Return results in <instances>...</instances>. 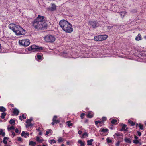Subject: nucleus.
Listing matches in <instances>:
<instances>
[{
	"label": "nucleus",
	"mask_w": 146,
	"mask_h": 146,
	"mask_svg": "<svg viewBox=\"0 0 146 146\" xmlns=\"http://www.w3.org/2000/svg\"><path fill=\"white\" fill-rule=\"evenodd\" d=\"M45 17L38 15L32 22V26L36 31L44 30L47 29L48 22L44 19Z\"/></svg>",
	"instance_id": "obj_1"
},
{
	"label": "nucleus",
	"mask_w": 146,
	"mask_h": 146,
	"mask_svg": "<svg viewBox=\"0 0 146 146\" xmlns=\"http://www.w3.org/2000/svg\"><path fill=\"white\" fill-rule=\"evenodd\" d=\"M59 24L62 29L66 33H70L73 31L72 25L66 20H61Z\"/></svg>",
	"instance_id": "obj_2"
},
{
	"label": "nucleus",
	"mask_w": 146,
	"mask_h": 146,
	"mask_svg": "<svg viewBox=\"0 0 146 146\" xmlns=\"http://www.w3.org/2000/svg\"><path fill=\"white\" fill-rule=\"evenodd\" d=\"M55 37L52 35H47L44 37L45 41L47 42L52 43L55 41Z\"/></svg>",
	"instance_id": "obj_3"
},
{
	"label": "nucleus",
	"mask_w": 146,
	"mask_h": 146,
	"mask_svg": "<svg viewBox=\"0 0 146 146\" xmlns=\"http://www.w3.org/2000/svg\"><path fill=\"white\" fill-rule=\"evenodd\" d=\"M15 32L17 35H20L25 34V31L19 26L18 25Z\"/></svg>",
	"instance_id": "obj_4"
},
{
	"label": "nucleus",
	"mask_w": 146,
	"mask_h": 146,
	"mask_svg": "<svg viewBox=\"0 0 146 146\" xmlns=\"http://www.w3.org/2000/svg\"><path fill=\"white\" fill-rule=\"evenodd\" d=\"M43 48L42 47H40L38 46H36L35 45H32L30 47L26 49V50L27 49L29 51L32 50L33 51H39L40 50H42Z\"/></svg>",
	"instance_id": "obj_5"
},
{
	"label": "nucleus",
	"mask_w": 146,
	"mask_h": 146,
	"mask_svg": "<svg viewBox=\"0 0 146 146\" xmlns=\"http://www.w3.org/2000/svg\"><path fill=\"white\" fill-rule=\"evenodd\" d=\"M108 37V36L106 35L97 36L94 38V40L96 41H102L106 40Z\"/></svg>",
	"instance_id": "obj_6"
},
{
	"label": "nucleus",
	"mask_w": 146,
	"mask_h": 146,
	"mask_svg": "<svg viewBox=\"0 0 146 146\" xmlns=\"http://www.w3.org/2000/svg\"><path fill=\"white\" fill-rule=\"evenodd\" d=\"M19 42L20 45L25 46H28L30 43L29 39L19 40Z\"/></svg>",
	"instance_id": "obj_7"
},
{
	"label": "nucleus",
	"mask_w": 146,
	"mask_h": 146,
	"mask_svg": "<svg viewBox=\"0 0 146 146\" xmlns=\"http://www.w3.org/2000/svg\"><path fill=\"white\" fill-rule=\"evenodd\" d=\"M17 27H18V25L13 23L10 24L9 25V28L10 29L12 30L14 32H15L16 30Z\"/></svg>",
	"instance_id": "obj_8"
},
{
	"label": "nucleus",
	"mask_w": 146,
	"mask_h": 146,
	"mask_svg": "<svg viewBox=\"0 0 146 146\" xmlns=\"http://www.w3.org/2000/svg\"><path fill=\"white\" fill-rule=\"evenodd\" d=\"M51 6L47 9V10L49 11H54L56 9V6L54 4H51Z\"/></svg>",
	"instance_id": "obj_9"
},
{
	"label": "nucleus",
	"mask_w": 146,
	"mask_h": 146,
	"mask_svg": "<svg viewBox=\"0 0 146 146\" xmlns=\"http://www.w3.org/2000/svg\"><path fill=\"white\" fill-rule=\"evenodd\" d=\"M89 23L92 27L94 28H96L98 26V24L97 22L95 21H90L89 22Z\"/></svg>",
	"instance_id": "obj_10"
},
{
	"label": "nucleus",
	"mask_w": 146,
	"mask_h": 146,
	"mask_svg": "<svg viewBox=\"0 0 146 146\" xmlns=\"http://www.w3.org/2000/svg\"><path fill=\"white\" fill-rule=\"evenodd\" d=\"M21 135L22 137H24L25 138L27 137L29 135V134L28 133H25L24 131H23Z\"/></svg>",
	"instance_id": "obj_11"
},
{
	"label": "nucleus",
	"mask_w": 146,
	"mask_h": 146,
	"mask_svg": "<svg viewBox=\"0 0 146 146\" xmlns=\"http://www.w3.org/2000/svg\"><path fill=\"white\" fill-rule=\"evenodd\" d=\"M57 118V116L55 115L53 117L52 119L53 121L55 122V123L56 124L59 123L60 122L59 120H56Z\"/></svg>",
	"instance_id": "obj_12"
},
{
	"label": "nucleus",
	"mask_w": 146,
	"mask_h": 146,
	"mask_svg": "<svg viewBox=\"0 0 146 146\" xmlns=\"http://www.w3.org/2000/svg\"><path fill=\"white\" fill-rule=\"evenodd\" d=\"M142 39L141 36L140 34L139 33L137 36L135 38V40L136 41L140 40Z\"/></svg>",
	"instance_id": "obj_13"
},
{
	"label": "nucleus",
	"mask_w": 146,
	"mask_h": 146,
	"mask_svg": "<svg viewBox=\"0 0 146 146\" xmlns=\"http://www.w3.org/2000/svg\"><path fill=\"white\" fill-rule=\"evenodd\" d=\"M13 113L14 114L16 115H18L19 113V111L16 108H15L14 110Z\"/></svg>",
	"instance_id": "obj_14"
},
{
	"label": "nucleus",
	"mask_w": 146,
	"mask_h": 146,
	"mask_svg": "<svg viewBox=\"0 0 146 146\" xmlns=\"http://www.w3.org/2000/svg\"><path fill=\"white\" fill-rule=\"evenodd\" d=\"M94 140L93 139H91L90 140H88L87 141L88 145H92V142Z\"/></svg>",
	"instance_id": "obj_15"
},
{
	"label": "nucleus",
	"mask_w": 146,
	"mask_h": 146,
	"mask_svg": "<svg viewBox=\"0 0 146 146\" xmlns=\"http://www.w3.org/2000/svg\"><path fill=\"white\" fill-rule=\"evenodd\" d=\"M36 143L35 142H33V141H31L29 142V145L31 146H34L36 145Z\"/></svg>",
	"instance_id": "obj_16"
},
{
	"label": "nucleus",
	"mask_w": 146,
	"mask_h": 146,
	"mask_svg": "<svg viewBox=\"0 0 146 146\" xmlns=\"http://www.w3.org/2000/svg\"><path fill=\"white\" fill-rule=\"evenodd\" d=\"M100 131L101 132L105 133L108 132V129L106 128H103L102 129H100Z\"/></svg>",
	"instance_id": "obj_17"
},
{
	"label": "nucleus",
	"mask_w": 146,
	"mask_h": 146,
	"mask_svg": "<svg viewBox=\"0 0 146 146\" xmlns=\"http://www.w3.org/2000/svg\"><path fill=\"white\" fill-rule=\"evenodd\" d=\"M6 111V109L3 106L0 107V111L2 112H4Z\"/></svg>",
	"instance_id": "obj_18"
},
{
	"label": "nucleus",
	"mask_w": 146,
	"mask_h": 146,
	"mask_svg": "<svg viewBox=\"0 0 146 146\" xmlns=\"http://www.w3.org/2000/svg\"><path fill=\"white\" fill-rule=\"evenodd\" d=\"M124 140L126 142L128 143H131V141L130 139L125 138L124 139Z\"/></svg>",
	"instance_id": "obj_19"
},
{
	"label": "nucleus",
	"mask_w": 146,
	"mask_h": 146,
	"mask_svg": "<svg viewBox=\"0 0 146 146\" xmlns=\"http://www.w3.org/2000/svg\"><path fill=\"white\" fill-rule=\"evenodd\" d=\"M8 138L7 137H5L3 140V142L4 144L7 143V140H8Z\"/></svg>",
	"instance_id": "obj_20"
},
{
	"label": "nucleus",
	"mask_w": 146,
	"mask_h": 146,
	"mask_svg": "<svg viewBox=\"0 0 146 146\" xmlns=\"http://www.w3.org/2000/svg\"><path fill=\"white\" fill-rule=\"evenodd\" d=\"M127 128H126V125L125 124H123L122 125V129L124 130L125 131H127Z\"/></svg>",
	"instance_id": "obj_21"
},
{
	"label": "nucleus",
	"mask_w": 146,
	"mask_h": 146,
	"mask_svg": "<svg viewBox=\"0 0 146 146\" xmlns=\"http://www.w3.org/2000/svg\"><path fill=\"white\" fill-rule=\"evenodd\" d=\"M78 143L80 144L81 145V146H85L84 143L82 142L81 140H79L78 141Z\"/></svg>",
	"instance_id": "obj_22"
},
{
	"label": "nucleus",
	"mask_w": 146,
	"mask_h": 146,
	"mask_svg": "<svg viewBox=\"0 0 146 146\" xmlns=\"http://www.w3.org/2000/svg\"><path fill=\"white\" fill-rule=\"evenodd\" d=\"M126 12L125 11L121 12L120 13V15L122 17H124V16L126 14Z\"/></svg>",
	"instance_id": "obj_23"
},
{
	"label": "nucleus",
	"mask_w": 146,
	"mask_h": 146,
	"mask_svg": "<svg viewBox=\"0 0 146 146\" xmlns=\"http://www.w3.org/2000/svg\"><path fill=\"white\" fill-rule=\"evenodd\" d=\"M37 141L40 143H41L43 141L42 139H40V138L38 137H37L36 139Z\"/></svg>",
	"instance_id": "obj_24"
},
{
	"label": "nucleus",
	"mask_w": 146,
	"mask_h": 146,
	"mask_svg": "<svg viewBox=\"0 0 146 146\" xmlns=\"http://www.w3.org/2000/svg\"><path fill=\"white\" fill-rule=\"evenodd\" d=\"M52 131L51 130L49 129L47 131H46V135H48L49 133H51V134L52 133Z\"/></svg>",
	"instance_id": "obj_25"
},
{
	"label": "nucleus",
	"mask_w": 146,
	"mask_h": 146,
	"mask_svg": "<svg viewBox=\"0 0 146 146\" xmlns=\"http://www.w3.org/2000/svg\"><path fill=\"white\" fill-rule=\"evenodd\" d=\"M6 115V114L5 113L3 112L1 114V118L2 119H4Z\"/></svg>",
	"instance_id": "obj_26"
},
{
	"label": "nucleus",
	"mask_w": 146,
	"mask_h": 146,
	"mask_svg": "<svg viewBox=\"0 0 146 146\" xmlns=\"http://www.w3.org/2000/svg\"><path fill=\"white\" fill-rule=\"evenodd\" d=\"M66 123H67L68 125V127H70V126H72L73 125V124L72 123H70V121H68L66 122Z\"/></svg>",
	"instance_id": "obj_27"
},
{
	"label": "nucleus",
	"mask_w": 146,
	"mask_h": 146,
	"mask_svg": "<svg viewBox=\"0 0 146 146\" xmlns=\"http://www.w3.org/2000/svg\"><path fill=\"white\" fill-rule=\"evenodd\" d=\"M88 136V134L86 132H85L83 133L82 135V138H84L85 137H87Z\"/></svg>",
	"instance_id": "obj_28"
},
{
	"label": "nucleus",
	"mask_w": 146,
	"mask_h": 146,
	"mask_svg": "<svg viewBox=\"0 0 146 146\" xmlns=\"http://www.w3.org/2000/svg\"><path fill=\"white\" fill-rule=\"evenodd\" d=\"M32 120V118H30L29 119L27 120L26 121V123H30Z\"/></svg>",
	"instance_id": "obj_29"
},
{
	"label": "nucleus",
	"mask_w": 146,
	"mask_h": 146,
	"mask_svg": "<svg viewBox=\"0 0 146 146\" xmlns=\"http://www.w3.org/2000/svg\"><path fill=\"white\" fill-rule=\"evenodd\" d=\"M106 140L108 143H111L112 142V140L110 139L109 137H108L106 139Z\"/></svg>",
	"instance_id": "obj_30"
},
{
	"label": "nucleus",
	"mask_w": 146,
	"mask_h": 146,
	"mask_svg": "<svg viewBox=\"0 0 146 146\" xmlns=\"http://www.w3.org/2000/svg\"><path fill=\"white\" fill-rule=\"evenodd\" d=\"M128 122L131 126H133L135 125V123L129 120Z\"/></svg>",
	"instance_id": "obj_31"
},
{
	"label": "nucleus",
	"mask_w": 146,
	"mask_h": 146,
	"mask_svg": "<svg viewBox=\"0 0 146 146\" xmlns=\"http://www.w3.org/2000/svg\"><path fill=\"white\" fill-rule=\"evenodd\" d=\"M122 135H121V133H115L114 135V136H117V137H118V136H121Z\"/></svg>",
	"instance_id": "obj_32"
},
{
	"label": "nucleus",
	"mask_w": 146,
	"mask_h": 146,
	"mask_svg": "<svg viewBox=\"0 0 146 146\" xmlns=\"http://www.w3.org/2000/svg\"><path fill=\"white\" fill-rule=\"evenodd\" d=\"M58 141L59 143L63 141V140L62 138L60 137L59 138Z\"/></svg>",
	"instance_id": "obj_33"
},
{
	"label": "nucleus",
	"mask_w": 146,
	"mask_h": 146,
	"mask_svg": "<svg viewBox=\"0 0 146 146\" xmlns=\"http://www.w3.org/2000/svg\"><path fill=\"white\" fill-rule=\"evenodd\" d=\"M9 123L11 124H14L15 123V120L13 119L9 121Z\"/></svg>",
	"instance_id": "obj_34"
},
{
	"label": "nucleus",
	"mask_w": 146,
	"mask_h": 146,
	"mask_svg": "<svg viewBox=\"0 0 146 146\" xmlns=\"http://www.w3.org/2000/svg\"><path fill=\"white\" fill-rule=\"evenodd\" d=\"M117 122V120L115 119H113L111 121V123L113 124H114Z\"/></svg>",
	"instance_id": "obj_35"
},
{
	"label": "nucleus",
	"mask_w": 146,
	"mask_h": 146,
	"mask_svg": "<svg viewBox=\"0 0 146 146\" xmlns=\"http://www.w3.org/2000/svg\"><path fill=\"white\" fill-rule=\"evenodd\" d=\"M133 142L134 143L137 144L139 143V141L135 139L133 140Z\"/></svg>",
	"instance_id": "obj_36"
},
{
	"label": "nucleus",
	"mask_w": 146,
	"mask_h": 146,
	"mask_svg": "<svg viewBox=\"0 0 146 146\" xmlns=\"http://www.w3.org/2000/svg\"><path fill=\"white\" fill-rule=\"evenodd\" d=\"M56 142V141L54 140H51L50 143L51 144H52V143H54Z\"/></svg>",
	"instance_id": "obj_37"
},
{
	"label": "nucleus",
	"mask_w": 146,
	"mask_h": 146,
	"mask_svg": "<svg viewBox=\"0 0 146 146\" xmlns=\"http://www.w3.org/2000/svg\"><path fill=\"white\" fill-rule=\"evenodd\" d=\"M102 122L100 121H97L95 122V124L96 125H97L98 123H101Z\"/></svg>",
	"instance_id": "obj_38"
},
{
	"label": "nucleus",
	"mask_w": 146,
	"mask_h": 146,
	"mask_svg": "<svg viewBox=\"0 0 146 146\" xmlns=\"http://www.w3.org/2000/svg\"><path fill=\"white\" fill-rule=\"evenodd\" d=\"M87 116L88 117L91 118L93 117V115H91L90 113H89L88 114Z\"/></svg>",
	"instance_id": "obj_39"
},
{
	"label": "nucleus",
	"mask_w": 146,
	"mask_h": 146,
	"mask_svg": "<svg viewBox=\"0 0 146 146\" xmlns=\"http://www.w3.org/2000/svg\"><path fill=\"white\" fill-rule=\"evenodd\" d=\"M14 129H15V128H14V127L13 126H11L10 127L8 128V130H13Z\"/></svg>",
	"instance_id": "obj_40"
},
{
	"label": "nucleus",
	"mask_w": 146,
	"mask_h": 146,
	"mask_svg": "<svg viewBox=\"0 0 146 146\" xmlns=\"http://www.w3.org/2000/svg\"><path fill=\"white\" fill-rule=\"evenodd\" d=\"M41 56L40 55L38 54L37 55V57L38 59H41Z\"/></svg>",
	"instance_id": "obj_41"
},
{
	"label": "nucleus",
	"mask_w": 146,
	"mask_h": 146,
	"mask_svg": "<svg viewBox=\"0 0 146 146\" xmlns=\"http://www.w3.org/2000/svg\"><path fill=\"white\" fill-rule=\"evenodd\" d=\"M106 118L105 117H103L102 118V121H104L106 120Z\"/></svg>",
	"instance_id": "obj_42"
},
{
	"label": "nucleus",
	"mask_w": 146,
	"mask_h": 146,
	"mask_svg": "<svg viewBox=\"0 0 146 146\" xmlns=\"http://www.w3.org/2000/svg\"><path fill=\"white\" fill-rule=\"evenodd\" d=\"M139 128L141 129H143V125L140 124H139Z\"/></svg>",
	"instance_id": "obj_43"
},
{
	"label": "nucleus",
	"mask_w": 146,
	"mask_h": 146,
	"mask_svg": "<svg viewBox=\"0 0 146 146\" xmlns=\"http://www.w3.org/2000/svg\"><path fill=\"white\" fill-rule=\"evenodd\" d=\"M21 117L24 119H26V117L24 116V115L23 114L22 115Z\"/></svg>",
	"instance_id": "obj_44"
},
{
	"label": "nucleus",
	"mask_w": 146,
	"mask_h": 146,
	"mask_svg": "<svg viewBox=\"0 0 146 146\" xmlns=\"http://www.w3.org/2000/svg\"><path fill=\"white\" fill-rule=\"evenodd\" d=\"M28 124L27 125V126L28 127H29L30 126H32V124L31 123H28Z\"/></svg>",
	"instance_id": "obj_45"
},
{
	"label": "nucleus",
	"mask_w": 146,
	"mask_h": 146,
	"mask_svg": "<svg viewBox=\"0 0 146 146\" xmlns=\"http://www.w3.org/2000/svg\"><path fill=\"white\" fill-rule=\"evenodd\" d=\"M38 131H39V135H42V133L41 132V131L39 129H38Z\"/></svg>",
	"instance_id": "obj_46"
},
{
	"label": "nucleus",
	"mask_w": 146,
	"mask_h": 146,
	"mask_svg": "<svg viewBox=\"0 0 146 146\" xmlns=\"http://www.w3.org/2000/svg\"><path fill=\"white\" fill-rule=\"evenodd\" d=\"M120 143V142L118 141L116 144V146H119Z\"/></svg>",
	"instance_id": "obj_47"
},
{
	"label": "nucleus",
	"mask_w": 146,
	"mask_h": 146,
	"mask_svg": "<svg viewBox=\"0 0 146 146\" xmlns=\"http://www.w3.org/2000/svg\"><path fill=\"white\" fill-rule=\"evenodd\" d=\"M78 133L79 134H81L82 133V132L81 131L79 130L78 132Z\"/></svg>",
	"instance_id": "obj_48"
},
{
	"label": "nucleus",
	"mask_w": 146,
	"mask_h": 146,
	"mask_svg": "<svg viewBox=\"0 0 146 146\" xmlns=\"http://www.w3.org/2000/svg\"><path fill=\"white\" fill-rule=\"evenodd\" d=\"M18 140L19 141H21L22 140V138L21 137H18Z\"/></svg>",
	"instance_id": "obj_49"
},
{
	"label": "nucleus",
	"mask_w": 146,
	"mask_h": 146,
	"mask_svg": "<svg viewBox=\"0 0 146 146\" xmlns=\"http://www.w3.org/2000/svg\"><path fill=\"white\" fill-rule=\"evenodd\" d=\"M138 135L139 136H140L141 135V133L140 132L138 131L137 132Z\"/></svg>",
	"instance_id": "obj_50"
},
{
	"label": "nucleus",
	"mask_w": 146,
	"mask_h": 146,
	"mask_svg": "<svg viewBox=\"0 0 146 146\" xmlns=\"http://www.w3.org/2000/svg\"><path fill=\"white\" fill-rule=\"evenodd\" d=\"M15 132L16 133H18L19 132V130L17 128H16L15 130Z\"/></svg>",
	"instance_id": "obj_51"
},
{
	"label": "nucleus",
	"mask_w": 146,
	"mask_h": 146,
	"mask_svg": "<svg viewBox=\"0 0 146 146\" xmlns=\"http://www.w3.org/2000/svg\"><path fill=\"white\" fill-rule=\"evenodd\" d=\"M10 145L9 144H8L7 143L6 144H5L4 146H10Z\"/></svg>",
	"instance_id": "obj_52"
},
{
	"label": "nucleus",
	"mask_w": 146,
	"mask_h": 146,
	"mask_svg": "<svg viewBox=\"0 0 146 146\" xmlns=\"http://www.w3.org/2000/svg\"><path fill=\"white\" fill-rule=\"evenodd\" d=\"M84 113H82L81 114V117L82 118V117L84 116Z\"/></svg>",
	"instance_id": "obj_53"
},
{
	"label": "nucleus",
	"mask_w": 146,
	"mask_h": 146,
	"mask_svg": "<svg viewBox=\"0 0 146 146\" xmlns=\"http://www.w3.org/2000/svg\"><path fill=\"white\" fill-rule=\"evenodd\" d=\"M3 130H2V129H1L0 130V135H1L2 133H3Z\"/></svg>",
	"instance_id": "obj_54"
},
{
	"label": "nucleus",
	"mask_w": 146,
	"mask_h": 146,
	"mask_svg": "<svg viewBox=\"0 0 146 146\" xmlns=\"http://www.w3.org/2000/svg\"><path fill=\"white\" fill-rule=\"evenodd\" d=\"M2 135L3 136H5V132H3V133H2Z\"/></svg>",
	"instance_id": "obj_55"
},
{
	"label": "nucleus",
	"mask_w": 146,
	"mask_h": 146,
	"mask_svg": "<svg viewBox=\"0 0 146 146\" xmlns=\"http://www.w3.org/2000/svg\"><path fill=\"white\" fill-rule=\"evenodd\" d=\"M19 119L20 120H21V121L22 120V119L21 116H20L19 117Z\"/></svg>",
	"instance_id": "obj_56"
},
{
	"label": "nucleus",
	"mask_w": 146,
	"mask_h": 146,
	"mask_svg": "<svg viewBox=\"0 0 146 146\" xmlns=\"http://www.w3.org/2000/svg\"><path fill=\"white\" fill-rule=\"evenodd\" d=\"M134 138H135V139H137L138 138V137L136 136H134Z\"/></svg>",
	"instance_id": "obj_57"
},
{
	"label": "nucleus",
	"mask_w": 146,
	"mask_h": 146,
	"mask_svg": "<svg viewBox=\"0 0 146 146\" xmlns=\"http://www.w3.org/2000/svg\"><path fill=\"white\" fill-rule=\"evenodd\" d=\"M55 123V122L53 121V122H52V125H54V123Z\"/></svg>",
	"instance_id": "obj_58"
},
{
	"label": "nucleus",
	"mask_w": 146,
	"mask_h": 146,
	"mask_svg": "<svg viewBox=\"0 0 146 146\" xmlns=\"http://www.w3.org/2000/svg\"><path fill=\"white\" fill-rule=\"evenodd\" d=\"M66 143L68 145H69V141H68L66 142Z\"/></svg>",
	"instance_id": "obj_59"
},
{
	"label": "nucleus",
	"mask_w": 146,
	"mask_h": 146,
	"mask_svg": "<svg viewBox=\"0 0 146 146\" xmlns=\"http://www.w3.org/2000/svg\"><path fill=\"white\" fill-rule=\"evenodd\" d=\"M12 135L14 136L15 135V133L14 132L12 133Z\"/></svg>",
	"instance_id": "obj_60"
},
{
	"label": "nucleus",
	"mask_w": 146,
	"mask_h": 146,
	"mask_svg": "<svg viewBox=\"0 0 146 146\" xmlns=\"http://www.w3.org/2000/svg\"><path fill=\"white\" fill-rule=\"evenodd\" d=\"M10 105H11L12 107H13L14 106V105L13 104H11Z\"/></svg>",
	"instance_id": "obj_61"
},
{
	"label": "nucleus",
	"mask_w": 146,
	"mask_h": 146,
	"mask_svg": "<svg viewBox=\"0 0 146 146\" xmlns=\"http://www.w3.org/2000/svg\"><path fill=\"white\" fill-rule=\"evenodd\" d=\"M61 146H65V145L64 144H62L61 145Z\"/></svg>",
	"instance_id": "obj_62"
},
{
	"label": "nucleus",
	"mask_w": 146,
	"mask_h": 146,
	"mask_svg": "<svg viewBox=\"0 0 146 146\" xmlns=\"http://www.w3.org/2000/svg\"><path fill=\"white\" fill-rule=\"evenodd\" d=\"M144 38L146 40V35L144 36Z\"/></svg>",
	"instance_id": "obj_63"
},
{
	"label": "nucleus",
	"mask_w": 146,
	"mask_h": 146,
	"mask_svg": "<svg viewBox=\"0 0 146 146\" xmlns=\"http://www.w3.org/2000/svg\"><path fill=\"white\" fill-rule=\"evenodd\" d=\"M102 140H104V138H102Z\"/></svg>",
	"instance_id": "obj_64"
}]
</instances>
